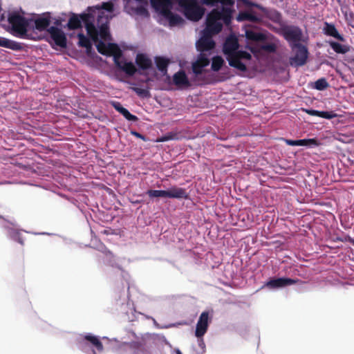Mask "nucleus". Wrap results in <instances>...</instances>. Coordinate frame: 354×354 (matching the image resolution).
<instances>
[{
	"label": "nucleus",
	"instance_id": "1",
	"mask_svg": "<svg viewBox=\"0 0 354 354\" xmlns=\"http://www.w3.org/2000/svg\"><path fill=\"white\" fill-rule=\"evenodd\" d=\"M201 3L213 7V9L207 13L205 28L196 42V49L200 53L192 65V71L196 75L202 74L203 68L209 64V57L216 45L212 36L221 31L223 24L229 25L231 23L235 3L234 0H201Z\"/></svg>",
	"mask_w": 354,
	"mask_h": 354
},
{
	"label": "nucleus",
	"instance_id": "2",
	"mask_svg": "<svg viewBox=\"0 0 354 354\" xmlns=\"http://www.w3.org/2000/svg\"><path fill=\"white\" fill-rule=\"evenodd\" d=\"M114 6L111 1L104 2L102 6L89 7L88 12L78 16L73 14L66 24L68 29H76L84 23L87 34L95 43L97 51L108 55L115 44L110 42L109 19Z\"/></svg>",
	"mask_w": 354,
	"mask_h": 354
},
{
	"label": "nucleus",
	"instance_id": "3",
	"mask_svg": "<svg viewBox=\"0 0 354 354\" xmlns=\"http://www.w3.org/2000/svg\"><path fill=\"white\" fill-rule=\"evenodd\" d=\"M223 51L231 67L241 72L247 71V64L251 60L252 55L250 52L239 48L236 36L230 35L226 38Z\"/></svg>",
	"mask_w": 354,
	"mask_h": 354
},
{
	"label": "nucleus",
	"instance_id": "4",
	"mask_svg": "<svg viewBox=\"0 0 354 354\" xmlns=\"http://www.w3.org/2000/svg\"><path fill=\"white\" fill-rule=\"evenodd\" d=\"M8 21L10 26V33L19 38H26L30 31V18H26L17 11L8 14Z\"/></svg>",
	"mask_w": 354,
	"mask_h": 354
},
{
	"label": "nucleus",
	"instance_id": "5",
	"mask_svg": "<svg viewBox=\"0 0 354 354\" xmlns=\"http://www.w3.org/2000/svg\"><path fill=\"white\" fill-rule=\"evenodd\" d=\"M185 17L193 21L201 20L205 13V8L198 5V0H178Z\"/></svg>",
	"mask_w": 354,
	"mask_h": 354
},
{
	"label": "nucleus",
	"instance_id": "6",
	"mask_svg": "<svg viewBox=\"0 0 354 354\" xmlns=\"http://www.w3.org/2000/svg\"><path fill=\"white\" fill-rule=\"evenodd\" d=\"M279 33L288 42L292 50H294V46H297L302 41V30L296 26L283 25L281 26Z\"/></svg>",
	"mask_w": 354,
	"mask_h": 354
},
{
	"label": "nucleus",
	"instance_id": "7",
	"mask_svg": "<svg viewBox=\"0 0 354 354\" xmlns=\"http://www.w3.org/2000/svg\"><path fill=\"white\" fill-rule=\"evenodd\" d=\"M116 310L124 315L129 322H133L136 318V310L133 303L130 302L128 295L123 291L121 292L115 302Z\"/></svg>",
	"mask_w": 354,
	"mask_h": 354
},
{
	"label": "nucleus",
	"instance_id": "8",
	"mask_svg": "<svg viewBox=\"0 0 354 354\" xmlns=\"http://www.w3.org/2000/svg\"><path fill=\"white\" fill-rule=\"evenodd\" d=\"M124 10L129 15L148 17L147 0H124Z\"/></svg>",
	"mask_w": 354,
	"mask_h": 354
},
{
	"label": "nucleus",
	"instance_id": "9",
	"mask_svg": "<svg viewBox=\"0 0 354 354\" xmlns=\"http://www.w3.org/2000/svg\"><path fill=\"white\" fill-rule=\"evenodd\" d=\"M51 15L50 12L41 15L32 14L30 17V30L43 31L50 27Z\"/></svg>",
	"mask_w": 354,
	"mask_h": 354
},
{
	"label": "nucleus",
	"instance_id": "10",
	"mask_svg": "<svg viewBox=\"0 0 354 354\" xmlns=\"http://www.w3.org/2000/svg\"><path fill=\"white\" fill-rule=\"evenodd\" d=\"M294 49H296L295 55L290 58L289 62L292 66L299 67L304 66L308 59V50L301 44L294 46Z\"/></svg>",
	"mask_w": 354,
	"mask_h": 354
},
{
	"label": "nucleus",
	"instance_id": "11",
	"mask_svg": "<svg viewBox=\"0 0 354 354\" xmlns=\"http://www.w3.org/2000/svg\"><path fill=\"white\" fill-rule=\"evenodd\" d=\"M298 279H293L288 277H279L270 279L264 286L271 290L285 288L297 283Z\"/></svg>",
	"mask_w": 354,
	"mask_h": 354
},
{
	"label": "nucleus",
	"instance_id": "12",
	"mask_svg": "<svg viewBox=\"0 0 354 354\" xmlns=\"http://www.w3.org/2000/svg\"><path fill=\"white\" fill-rule=\"evenodd\" d=\"M113 61L116 67L124 71L129 75H133L136 72L135 65L132 62L124 60L121 54H115L113 55Z\"/></svg>",
	"mask_w": 354,
	"mask_h": 354
},
{
	"label": "nucleus",
	"instance_id": "13",
	"mask_svg": "<svg viewBox=\"0 0 354 354\" xmlns=\"http://www.w3.org/2000/svg\"><path fill=\"white\" fill-rule=\"evenodd\" d=\"M47 31L55 45L60 47H65L66 46V37L61 28L53 26L49 27Z\"/></svg>",
	"mask_w": 354,
	"mask_h": 354
},
{
	"label": "nucleus",
	"instance_id": "14",
	"mask_svg": "<svg viewBox=\"0 0 354 354\" xmlns=\"http://www.w3.org/2000/svg\"><path fill=\"white\" fill-rule=\"evenodd\" d=\"M101 248L102 249H104V251H103L104 254V263L115 269L116 272L120 274L122 278L124 280H127V273H126L121 266L115 261L113 254L109 250H107L104 245H102Z\"/></svg>",
	"mask_w": 354,
	"mask_h": 354
},
{
	"label": "nucleus",
	"instance_id": "15",
	"mask_svg": "<svg viewBox=\"0 0 354 354\" xmlns=\"http://www.w3.org/2000/svg\"><path fill=\"white\" fill-rule=\"evenodd\" d=\"M209 326V313L207 311L203 312L197 322L195 335L196 337H203L206 333Z\"/></svg>",
	"mask_w": 354,
	"mask_h": 354
},
{
	"label": "nucleus",
	"instance_id": "16",
	"mask_svg": "<svg viewBox=\"0 0 354 354\" xmlns=\"http://www.w3.org/2000/svg\"><path fill=\"white\" fill-rule=\"evenodd\" d=\"M150 1L151 6L162 17L165 16L167 12H170L173 8L171 0H150Z\"/></svg>",
	"mask_w": 354,
	"mask_h": 354
},
{
	"label": "nucleus",
	"instance_id": "17",
	"mask_svg": "<svg viewBox=\"0 0 354 354\" xmlns=\"http://www.w3.org/2000/svg\"><path fill=\"white\" fill-rule=\"evenodd\" d=\"M236 19L238 21L260 22L263 21V16L252 10H244L239 12Z\"/></svg>",
	"mask_w": 354,
	"mask_h": 354
},
{
	"label": "nucleus",
	"instance_id": "18",
	"mask_svg": "<svg viewBox=\"0 0 354 354\" xmlns=\"http://www.w3.org/2000/svg\"><path fill=\"white\" fill-rule=\"evenodd\" d=\"M283 140L289 146H305L308 147H317L319 145V141L315 138L290 140L283 138Z\"/></svg>",
	"mask_w": 354,
	"mask_h": 354
},
{
	"label": "nucleus",
	"instance_id": "19",
	"mask_svg": "<svg viewBox=\"0 0 354 354\" xmlns=\"http://www.w3.org/2000/svg\"><path fill=\"white\" fill-rule=\"evenodd\" d=\"M3 227L7 230V234L10 239L23 245L24 241L21 237L20 232L14 223L6 222Z\"/></svg>",
	"mask_w": 354,
	"mask_h": 354
},
{
	"label": "nucleus",
	"instance_id": "20",
	"mask_svg": "<svg viewBox=\"0 0 354 354\" xmlns=\"http://www.w3.org/2000/svg\"><path fill=\"white\" fill-rule=\"evenodd\" d=\"M167 198L187 199L188 198V194L185 189L176 186H172L167 190Z\"/></svg>",
	"mask_w": 354,
	"mask_h": 354
},
{
	"label": "nucleus",
	"instance_id": "21",
	"mask_svg": "<svg viewBox=\"0 0 354 354\" xmlns=\"http://www.w3.org/2000/svg\"><path fill=\"white\" fill-rule=\"evenodd\" d=\"M111 105L128 121L136 122L138 120V118L136 115L131 114L129 110L123 107L119 102H112Z\"/></svg>",
	"mask_w": 354,
	"mask_h": 354
},
{
	"label": "nucleus",
	"instance_id": "22",
	"mask_svg": "<svg viewBox=\"0 0 354 354\" xmlns=\"http://www.w3.org/2000/svg\"><path fill=\"white\" fill-rule=\"evenodd\" d=\"M323 32L324 35L330 37H333L335 39H337L341 41H345V38L339 33L338 30L335 28V25L333 24H330L328 22L324 23V26L323 28Z\"/></svg>",
	"mask_w": 354,
	"mask_h": 354
},
{
	"label": "nucleus",
	"instance_id": "23",
	"mask_svg": "<svg viewBox=\"0 0 354 354\" xmlns=\"http://www.w3.org/2000/svg\"><path fill=\"white\" fill-rule=\"evenodd\" d=\"M173 82L174 84L178 86L188 87L190 86L188 77L185 72L183 70H180L178 72L174 75Z\"/></svg>",
	"mask_w": 354,
	"mask_h": 354
},
{
	"label": "nucleus",
	"instance_id": "24",
	"mask_svg": "<svg viewBox=\"0 0 354 354\" xmlns=\"http://www.w3.org/2000/svg\"><path fill=\"white\" fill-rule=\"evenodd\" d=\"M245 35L247 39L253 41H264L267 39L266 34L251 29L246 30Z\"/></svg>",
	"mask_w": 354,
	"mask_h": 354
},
{
	"label": "nucleus",
	"instance_id": "25",
	"mask_svg": "<svg viewBox=\"0 0 354 354\" xmlns=\"http://www.w3.org/2000/svg\"><path fill=\"white\" fill-rule=\"evenodd\" d=\"M0 46L12 50H20L23 48L21 43L3 37H0Z\"/></svg>",
	"mask_w": 354,
	"mask_h": 354
},
{
	"label": "nucleus",
	"instance_id": "26",
	"mask_svg": "<svg viewBox=\"0 0 354 354\" xmlns=\"http://www.w3.org/2000/svg\"><path fill=\"white\" fill-rule=\"evenodd\" d=\"M136 63L142 70L149 69L152 65V62L146 55L139 53L136 56Z\"/></svg>",
	"mask_w": 354,
	"mask_h": 354
},
{
	"label": "nucleus",
	"instance_id": "27",
	"mask_svg": "<svg viewBox=\"0 0 354 354\" xmlns=\"http://www.w3.org/2000/svg\"><path fill=\"white\" fill-rule=\"evenodd\" d=\"M261 12L262 14L260 15L263 16V19L266 17L274 22H279L281 20V14L274 9L264 7Z\"/></svg>",
	"mask_w": 354,
	"mask_h": 354
},
{
	"label": "nucleus",
	"instance_id": "28",
	"mask_svg": "<svg viewBox=\"0 0 354 354\" xmlns=\"http://www.w3.org/2000/svg\"><path fill=\"white\" fill-rule=\"evenodd\" d=\"M163 17L169 21V26L171 27L181 26L185 23V20L182 17L178 14L173 13L171 11L167 12Z\"/></svg>",
	"mask_w": 354,
	"mask_h": 354
},
{
	"label": "nucleus",
	"instance_id": "29",
	"mask_svg": "<svg viewBox=\"0 0 354 354\" xmlns=\"http://www.w3.org/2000/svg\"><path fill=\"white\" fill-rule=\"evenodd\" d=\"M330 47L337 54H346L350 51L351 47L348 44H340L335 41H328Z\"/></svg>",
	"mask_w": 354,
	"mask_h": 354
},
{
	"label": "nucleus",
	"instance_id": "30",
	"mask_svg": "<svg viewBox=\"0 0 354 354\" xmlns=\"http://www.w3.org/2000/svg\"><path fill=\"white\" fill-rule=\"evenodd\" d=\"M84 339L90 342L97 351L101 352L103 351L104 347L102 343L100 342L99 337L91 333H86L84 335Z\"/></svg>",
	"mask_w": 354,
	"mask_h": 354
},
{
	"label": "nucleus",
	"instance_id": "31",
	"mask_svg": "<svg viewBox=\"0 0 354 354\" xmlns=\"http://www.w3.org/2000/svg\"><path fill=\"white\" fill-rule=\"evenodd\" d=\"M124 345L131 354H149L143 346L137 342L124 343Z\"/></svg>",
	"mask_w": 354,
	"mask_h": 354
},
{
	"label": "nucleus",
	"instance_id": "32",
	"mask_svg": "<svg viewBox=\"0 0 354 354\" xmlns=\"http://www.w3.org/2000/svg\"><path fill=\"white\" fill-rule=\"evenodd\" d=\"M155 62L157 68L164 75L167 72V67L169 65V59L163 57H156Z\"/></svg>",
	"mask_w": 354,
	"mask_h": 354
},
{
	"label": "nucleus",
	"instance_id": "33",
	"mask_svg": "<svg viewBox=\"0 0 354 354\" xmlns=\"http://www.w3.org/2000/svg\"><path fill=\"white\" fill-rule=\"evenodd\" d=\"M211 68L214 71H218L223 66L225 61L221 56H214L211 58Z\"/></svg>",
	"mask_w": 354,
	"mask_h": 354
},
{
	"label": "nucleus",
	"instance_id": "34",
	"mask_svg": "<svg viewBox=\"0 0 354 354\" xmlns=\"http://www.w3.org/2000/svg\"><path fill=\"white\" fill-rule=\"evenodd\" d=\"M146 194L151 198H165L167 197V190H155V189H149L147 191Z\"/></svg>",
	"mask_w": 354,
	"mask_h": 354
},
{
	"label": "nucleus",
	"instance_id": "35",
	"mask_svg": "<svg viewBox=\"0 0 354 354\" xmlns=\"http://www.w3.org/2000/svg\"><path fill=\"white\" fill-rule=\"evenodd\" d=\"M329 86L326 80L324 77L318 79L315 82L314 88L318 91H324Z\"/></svg>",
	"mask_w": 354,
	"mask_h": 354
},
{
	"label": "nucleus",
	"instance_id": "36",
	"mask_svg": "<svg viewBox=\"0 0 354 354\" xmlns=\"http://www.w3.org/2000/svg\"><path fill=\"white\" fill-rule=\"evenodd\" d=\"M131 89L140 97L147 98L150 97L149 91L146 88L139 87H132Z\"/></svg>",
	"mask_w": 354,
	"mask_h": 354
},
{
	"label": "nucleus",
	"instance_id": "37",
	"mask_svg": "<svg viewBox=\"0 0 354 354\" xmlns=\"http://www.w3.org/2000/svg\"><path fill=\"white\" fill-rule=\"evenodd\" d=\"M147 319H151L153 320V325L155 326L156 328H171V327H174V326H176L178 325H180L181 324L180 323H174V324H168V325H164V326H160L155 319H153V317H149V316H147Z\"/></svg>",
	"mask_w": 354,
	"mask_h": 354
},
{
	"label": "nucleus",
	"instance_id": "38",
	"mask_svg": "<svg viewBox=\"0 0 354 354\" xmlns=\"http://www.w3.org/2000/svg\"><path fill=\"white\" fill-rule=\"evenodd\" d=\"M78 38H79V45L80 46L87 48L88 46L91 45L90 41H88V38L86 37H85L83 34L79 33Z\"/></svg>",
	"mask_w": 354,
	"mask_h": 354
},
{
	"label": "nucleus",
	"instance_id": "39",
	"mask_svg": "<svg viewBox=\"0 0 354 354\" xmlns=\"http://www.w3.org/2000/svg\"><path fill=\"white\" fill-rule=\"evenodd\" d=\"M337 116V114L333 113V111H320L319 117L325 119H333Z\"/></svg>",
	"mask_w": 354,
	"mask_h": 354
},
{
	"label": "nucleus",
	"instance_id": "40",
	"mask_svg": "<svg viewBox=\"0 0 354 354\" xmlns=\"http://www.w3.org/2000/svg\"><path fill=\"white\" fill-rule=\"evenodd\" d=\"M261 48L262 50L269 53H274L276 50V46L272 43L263 44Z\"/></svg>",
	"mask_w": 354,
	"mask_h": 354
},
{
	"label": "nucleus",
	"instance_id": "41",
	"mask_svg": "<svg viewBox=\"0 0 354 354\" xmlns=\"http://www.w3.org/2000/svg\"><path fill=\"white\" fill-rule=\"evenodd\" d=\"M244 3L245 6H250V7H255L258 9H259L261 11L263 10V6H262L260 4H258V3H254V2H252L250 1H248V0H244Z\"/></svg>",
	"mask_w": 354,
	"mask_h": 354
},
{
	"label": "nucleus",
	"instance_id": "42",
	"mask_svg": "<svg viewBox=\"0 0 354 354\" xmlns=\"http://www.w3.org/2000/svg\"><path fill=\"white\" fill-rule=\"evenodd\" d=\"M304 111L310 115L319 117L320 111L310 109H304Z\"/></svg>",
	"mask_w": 354,
	"mask_h": 354
},
{
	"label": "nucleus",
	"instance_id": "43",
	"mask_svg": "<svg viewBox=\"0 0 354 354\" xmlns=\"http://www.w3.org/2000/svg\"><path fill=\"white\" fill-rule=\"evenodd\" d=\"M131 134L136 136L138 138L142 140L143 141H147L148 139L142 134L136 131H131Z\"/></svg>",
	"mask_w": 354,
	"mask_h": 354
},
{
	"label": "nucleus",
	"instance_id": "44",
	"mask_svg": "<svg viewBox=\"0 0 354 354\" xmlns=\"http://www.w3.org/2000/svg\"><path fill=\"white\" fill-rule=\"evenodd\" d=\"M174 136L172 135L171 133H167L165 136H163L162 137H161L159 140V141L160 142H165V141H168V140H174Z\"/></svg>",
	"mask_w": 354,
	"mask_h": 354
},
{
	"label": "nucleus",
	"instance_id": "45",
	"mask_svg": "<svg viewBox=\"0 0 354 354\" xmlns=\"http://www.w3.org/2000/svg\"><path fill=\"white\" fill-rule=\"evenodd\" d=\"M158 339L163 343H165L166 345L169 346V347H171V345L170 343L167 341L166 337L163 335H157Z\"/></svg>",
	"mask_w": 354,
	"mask_h": 354
},
{
	"label": "nucleus",
	"instance_id": "46",
	"mask_svg": "<svg viewBox=\"0 0 354 354\" xmlns=\"http://www.w3.org/2000/svg\"><path fill=\"white\" fill-rule=\"evenodd\" d=\"M197 339L198 346L204 351V349L205 348V344L204 342L203 337H197Z\"/></svg>",
	"mask_w": 354,
	"mask_h": 354
},
{
	"label": "nucleus",
	"instance_id": "47",
	"mask_svg": "<svg viewBox=\"0 0 354 354\" xmlns=\"http://www.w3.org/2000/svg\"><path fill=\"white\" fill-rule=\"evenodd\" d=\"M54 24L56 25L55 27L62 26V21L59 19H56L55 21H54Z\"/></svg>",
	"mask_w": 354,
	"mask_h": 354
},
{
	"label": "nucleus",
	"instance_id": "48",
	"mask_svg": "<svg viewBox=\"0 0 354 354\" xmlns=\"http://www.w3.org/2000/svg\"><path fill=\"white\" fill-rule=\"evenodd\" d=\"M174 351L176 354H182L179 348H175Z\"/></svg>",
	"mask_w": 354,
	"mask_h": 354
},
{
	"label": "nucleus",
	"instance_id": "49",
	"mask_svg": "<svg viewBox=\"0 0 354 354\" xmlns=\"http://www.w3.org/2000/svg\"><path fill=\"white\" fill-rule=\"evenodd\" d=\"M93 354H97L95 350H93Z\"/></svg>",
	"mask_w": 354,
	"mask_h": 354
},
{
	"label": "nucleus",
	"instance_id": "50",
	"mask_svg": "<svg viewBox=\"0 0 354 354\" xmlns=\"http://www.w3.org/2000/svg\"><path fill=\"white\" fill-rule=\"evenodd\" d=\"M102 339H108L106 337H103Z\"/></svg>",
	"mask_w": 354,
	"mask_h": 354
},
{
	"label": "nucleus",
	"instance_id": "51",
	"mask_svg": "<svg viewBox=\"0 0 354 354\" xmlns=\"http://www.w3.org/2000/svg\"><path fill=\"white\" fill-rule=\"evenodd\" d=\"M353 1H354V0H353Z\"/></svg>",
	"mask_w": 354,
	"mask_h": 354
}]
</instances>
